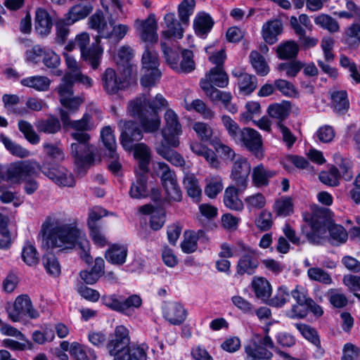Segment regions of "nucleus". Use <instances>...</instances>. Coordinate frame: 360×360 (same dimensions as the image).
<instances>
[{
	"instance_id": "nucleus-13",
	"label": "nucleus",
	"mask_w": 360,
	"mask_h": 360,
	"mask_svg": "<svg viewBox=\"0 0 360 360\" xmlns=\"http://www.w3.org/2000/svg\"><path fill=\"white\" fill-rule=\"evenodd\" d=\"M131 347L129 330L122 325L117 326L114 333L110 335L107 343V349L109 354L115 356L131 348Z\"/></svg>"
},
{
	"instance_id": "nucleus-55",
	"label": "nucleus",
	"mask_w": 360,
	"mask_h": 360,
	"mask_svg": "<svg viewBox=\"0 0 360 360\" xmlns=\"http://www.w3.org/2000/svg\"><path fill=\"white\" fill-rule=\"evenodd\" d=\"M0 141L5 148L13 155L19 158H26L30 155V151L13 142L8 137L4 134L0 135Z\"/></svg>"
},
{
	"instance_id": "nucleus-33",
	"label": "nucleus",
	"mask_w": 360,
	"mask_h": 360,
	"mask_svg": "<svg viewBox=\"0 0 360 360\" xmlns=\"http://www.w3.org/2000/svg\"><path fill=\"white\" fill-rule=\"evenodd\" d=\"M214 22L208 14L205 13H199L194 19L193 27L197 35L205 37V36L211 30Z\"/></svg>"
},
{
	"instance_id": "nucleus-43",
	"label": "nucleus",
	"mask_w": 360,
	"mask_h": 360,
	"mask_svg": "<svg viewBox=\"0 0 360 360\" xmlns=\"http://www.w3.org/2000/svg\"><path fill=\"white\" fill-rule=\"evenodd\" d=\"M334 110L338 113H345L349 108V101L346 91H336L330 94Z\"/></svg>"
},
{
	"instance_id": "nucleus-59",
	"label": "nucleus",
	"mask_w": 360,
	"mask_h": 360,
	"mask_svg": "<svg viewBox=\"0 0 360 360\" xmlns=\"http://www.w3.org/2000/svg\"><path fill=\"white\" fill-rule=\"evenodd\" d=\"M90 37L87 32H82L78 34L74 40L70 41L65 46V49L68 51H71L75 49L77 46L79 48L81 53L86 50L89 47L87 45L89 44Z\"/></svg>"
},
{
	"instance_id": "nucleus-17",
	"label": "nucleus",
	"mask_w": 360,
	"mask_h": 360,
	"mask_svg": "<svg viewBox=\"0 0 360 360\" xmlns=\"http://www.w3.org/2000/svg\"><path fill=\"white\" fill-rule=\"evenodd\" d=\"M240 144L245 146L258 159L264 157L262 136L256 130L251 128H245L243 141Z\"/></svg>"
},
{
	"instance_id": "nucleus-36",
	"label": "nucleus",
	"mask_w": 360,
	"mask_h": 360,
	"mask_svg": "<svg viewBox=\"0 0 360 360\" xmlns=\"http://www.w3.org/2000/svg\"><path fill=\"white\" fill-rule=\"evenodd\" d=\"M343 41L350 49H357L360 45V24L354 22L348 26L343 34Z\"/></svg>"
},
{
	"instance_id": "nucleus-12",
	"label": "nucleus",
	"mask_w": 360,
	"mask_h": 360,
	"mask_svg": "<svg viewBox=\"0 0 360 360\" xmlns=\"http://www.w3.org/2000/svg\"><path fill=\"white\" fill-rule=\"evenodd\" d=\"M165 125L162 130L164 142L169 147L176 148L179 145V137L181 134V126L178 116L174 110L169 109L165 115Z\"/></svg>"
},
{
	"instance_id": "nucleus-2",
	"label": "nucleus",
	"mask_w": 360,
	"mask_h": 360,
	"mask_svg": "<svg viewBox=\"0 0 360 360\" xmlns=\"http://www.w3.org/2000/svg\"><path fill=\"white\" fill-rule=\"evenodd\" d=\"M60 116L64 127H70L75 130L72 133V136L77 143L71 144V154L78 166L85 167L93 161L95 152V147L89 143L90 136L85 132L94 127L91 117L86 113L81 120L72 121L68 112L63 109L60 110Z\"/></svg>"
},
{
	"instance_id": "nucleus-51",
	"label": "nucleus",
	"mask_w": 360,
	"mask_h": 360,
	"mask_svg": "<svg viewBox=\"0 0 360 360\" xmlns=\"http://www.w3.org/2000/svg\"><path fill=\"white\" fill-rule=\"evenodd\" d=\"M184 184L187 190L188 195L195 201H198L202 190L196 177L193 174H188L184 177Z\"/></svg>"
},
{
	"instance_id": "nucleus-56",
	"label": "nucleus",
	"mask_w": 360,
	"mask_h": 360,
	"mask_svg": "<svg viewBox=\"0 0 360 360\" xmlns=\"http://www.w3.org/2000/svg\"><path fill=\"white\" fill-rule=\"evenodd\" d=\"M307 276L309 280L316 281L326 285H330L333 279L330 275L319 267H310L307 270Z\"/></svg>"
},
{
	"instance_id": "nucleus-60",
	"label": "nucleus",
	"mask_w": 360,
	"mask_h": 360,
	"mask_svg": "<svg viewBox=\"0 0 360 360\" xmlns=\"http://www.w3.org/2000/svg\"><path fill=\"white\" fill-rule=\"evenodd\" d=\"M327 294L329 302L333 307L342 309L347 305L348 299L340 290L332 288L328 291Z\"/></svg>"
},
{
	"instance_id": "nucleus-44",
	"label": "nucleus",
	"mask_w": 360,
	"mask_h": 360,
	"mask_svg": "<svg viewBox=\"0 0 360 360\" xmlns=\"http://www.w3.org/2000/svg\"><path fill=\"white\" fill-rule=\"evenodd\" d=\"M243 191L239 187L230 186L226 188V207L233 210L240 211L243 209V203L238 197L240 191Z\"/></svg>"
},
{
	"instance_id": "nucleus-30",
	"label": "nucleus",
	"mask_w": 360,
	"mask_h": 360,
	"mask_svg": "<svg viewBox=\"0 0 360 360\" xmlns=\"http://www.w3.org/2000/svg\"><path fill=\"white\" fill-rule=\"evenodd\" d=\"M127 252L125 245L114 244L107 250L105 257L111 264L121 265L126 262Z\"/></svg>"
},
{
	"instance_id": "nucleus-63",
	"label": "nucleus",
	"mask_w": 360,
	"mask_h": 360,
	"mask_svg": "<svg viewBox=\"0 0 360 360\" xmlns=\"http://www.w3.org/2000/svg\"><path fill=\"white\" fill-rule=\"evenodd\" d=\"M19 130L24 134L25 139L32 144H37L40 138L34 130L32 124L27 121L21 120L18 122Z\"/></svg>"
},
{
	"instance_id": "nucleus-53",
	"label": "nucleus",
	"mask_w": 360,
	"mask_h": 360,
	"mask_svg": "<svg viewBox=\"0 0 360 360\" xmlns=\"http://www.w3.org/2000/svg\"><path fill=\"white\" fill-rule=\"evenodd\" d=\"M154 173L160 176L162 184L176 179V175L165 162H156L153 165Z\"/></svg>"
},
{
	"instance_id": "nucleus-26",
	"label": "nucleus",
	"mask_w": 360,
	"mask_h": 360,
	"mask_svg": "<svg viewBox=\"0 0 360 360\" xmlns=\"http://www.w3.org/2000/svg\"><path fill=\"white\" fill-rule=\"evenodd\" d=\"M103 50L99 45V39L91 44L86 50L81 53L82 59L92 68H98L101 64Z\"/></svg>"
},
{
	"instance_id": "nucleus-46",
	"label": "nucleus",
	"mask_w": 360,
	"mask_h": 360,
	"mask_svg": "<svg viewBox=\"0 0 360 360\" xmlns=\"http://www.w3.org/2000/svg\"><path fill=\"white\" fill-rule=\"evenodd\" d=\"M140 82L143 87H152L160 80L162 72L160 69H141Z\"/></svg>"
},
{
	"instance_id": "nucleus-20",
	"label": "nucleus",
	"mask_w": 360,
	"mask_h": 360,
	"mask_svg": "<svg viewBox=\"0 0 360 360\" xmlns=\"http://www.w3.org/2000/svg\"><path fill=\"white\" fill-rule=\"evenodd\" d=\"M89 25L91 29L97 31L98 38H109L112 36V31L108 25L103 13L101 11H96L89 18Z\"/></svg>"
},
{
	"instance_id": "nucleus-64",
	"label": "nucleus",
	"mask_w": 360,
	"mask_h": 360,
	"mask_svg": "<svg viewBox=\"0 0 360 360\" xmlns=\"http://www.w3.org/2000/svg\"><path fill=\"white\" fill-rule=\"evenodd\" d=\"M274 210L278 216H288L293 212V204L290 198H281L274 204Z\"/></svg>"
},
{
	"instance_id": "nucleus-14",
	"label": "nucleus",
	"mask_w": 360,
	"mask_h": 360,
	"mask_svg": "<svg viewBox=\"0 0 360 360\" xmlns=\"http://www.w3.org/2000/svg\"><path fill=\"white\" fill-rule=\"evenodd\" d=\"M40 172L59 186L72 187L75 185L73 174L63 166L46 167L44 165L41 167Z\"/></svg>"
},
{
	"instance_id": "nucleus-27",
	"label": "nucleus",
	"mask_w": 360,
	"mask_h": 360,
	"mask_svg": "<svg viewBox=\"0 0 360 360\" xmlns=\"http://www.w3.org/2000/svg\"><path fill=\"white\" fill-rule=\"evenodd\" d=\"M164 20L167 30L162 32V35L167 39L172 37L181 39L184 36V28L176 20L174 13H169L165 15Z\"/></svg>"
},
{
	"instance_id": "nucleus-61",
	"label": "nucleus",
	"mask_w": 360,
	"mask_h": 360,
	"mask_svg": "<svg viewBox=\"0 0 360 360\" xmlns=\"http://www.w3.org/2000/svg\"><path fill=\"white\" fill-rule=\"evenodd\" d=\"M226 131L231 140L236 144H240L243 141L245 128L241 129L236 122L226 116Z\"/></svg>"
},
{
	"instance_id": "nucleus-57",
	"label": "nucleus",
	"mask_w": 360,
	"mask_h": 360,
	"mask_svg": "<svg viewBox=\"0 0 360 360\" xmlns=\"http://www.w3.org/2000/svg\"><path fill=\"white\" fill-rule=\"evenodd\" d=\"M101 137L104 146L110 153L112 158L115 157L117 148L115 136L110 127H104L101 131Z\"/></svg>"
},
{
	"instance_id": "nucleus-48",
	"label": "nucleus",
	"mask_w": 360,
	"mask_h": 360,
	"mask_svg": "<svg viewBox=\"0 0 360 360\" xmlns=\"http://www.w3.org/2000/svg\"><path fill=\"white\" fill-rule=\"evenodd\" d=\"M35 127L39 132L55 134L60 129V123L58 119L50 116L46 120H41L36 122Z\"/></svg>"
},
{
	"instance_id": "nucleus-45",
	"label": "nucleus",
	"mask_w": 360,
	"mask_h": 360,
	"mask_svg": "<svg viewBox=\"0 0 360 360\" xmlns=\"http://www.w3.org/2000/svg\"><path fill=\"white\" fill-rule=\"evenodd\" d=\"M238 87L243 95H250L257 86V77L247 73H240L238 79Z\"/></svg>"
},
{
	"instance_id": "nucleus-11",
	"label": "nucleus",
	"mask_w": 360,
	"mask_h": 360,
	"mask_svg": "<svg viewBox=\"0 0 360 360\" xmlns=\"http://www.w3.org/2000/svg\"><path fill=\"white\" fill-rule=\"evenodd\" d=\"M226 157L231 158L232 166L230 173V179L238 187L244 190L248 185V179L251 167L247 159L236 155L229 147L226 146Z\"/></svg>"
},
{
	"instance_id": "nucleus-40",
	"label": "nucleus",
	"mask_w": 360,
	"mask_h": 360,
	"mask_svg": "<svg viewBox=\"0 0 360 360\" xmlns=\"http://www.w3.org/2000/svg\"><path fill=\"white\" fill-rule=\"evenodd\" d=\"M20 83L22 86L33 88L38 91H45L49 89L51 80L44 76H32L22 79Z\"/></svg>"
},
{
	"instance_id": "nucleus-62",
	"label": "nucleus",
	"mask_w": 360,
	"mask_h": 360,
	"mask_svg": "<svg viewBox=\"0 0 360 360\" xmlns=\"http://www.w3.org/2000/svg\"><path fill=\"white\" fill-rule=\"evenodd\" d=\"M141 64L142 68H158L160 59L158 53L146 46L142 54Z\"/></svg>"
},
{
	"instance_id": "nucleus-25",
	"label": "nucleus",
	"mask_w": 360,
	"mask_h": 360,
	"mask_svg": "<svg viewBox=\"0 0 360 360\" xmlns=\"http://www.w3.org/2000/svg\"><path fill=\"white\" fill-rule=\"evenodd\" d=\"M136 181L132 183L129 195L132 198L141 199L148 195L149 191L147 186V174L135 170Z\"/></svg>"
},
{
	"instance_id": "nucleus-18",
	"label": "nucleus",
	"mask_w": 360,
	"mask_h": 360,
	"mask_svg": "<svg viewBox=\"0 0 360 360\" xmlns=\"http://www.w3.org/2000/svg\"><path fill=\"white\" fill-rule=\"evenodd\" d=\"M164 318L172 325H180L186 319L187 311L184 307L178 302H168L162 308Z\"/></svg>"
},
{
	"instance_id": "nucleus-49",
	"label": "nucleus",
	"mask_w": 360,
	"mask_h": 360,
	"mask_svg": "<svg viewBox=\"0 0 360 360\" xmlns=\"http://www.w3.org/2000/svg\"><path fill=\"white\" fill-rule=\"evenodd\" d=\"M165 143V142L162 143L160 147L157 148V153L173 165L176 167L183 166L184 164L183 157L178 153L169 149Z\"/></svg>"
},
{
	"instance_id": "nucleus-52",
	"label": "nucleus",
	"mask_w": 360,
	"mask_h": 360,
	"mask_svg": "<svg viewBox=\"0 0 360 360\" xmlns=\"http://www.w3.org/2000/svg\"><path fill=\"white\" fill-rule=\"evenodd\" d=\"M319 177L320 181L327 186L335 187L340 185V174L338 168L335 166L322 171Z\"/></svg>"
},
{
	"instance_id": "nucleus-50",
	"label": "nucleus",
	"mask_w": 360,
	"mask_h": 360,
	"mask_svg": "<svg viewBox=\"0 0 360 360\" xmlns=\"http://www.w3.org/2000/svg\"><path fill=\"white\" fill-rule=\"evenodd\" d=\"M314 23L326 30L330 33H335L340 30L338 21L328 14H320L314 18Z\"/></svg>"
},
{
	"instance_id": "nucleus-9",
	"label": "nucleus",
	"mask_w": 360,
	"mask_h": 360,
	"mask_svg": "<svg viewBox=\"0 0 360 360\" xmlns=\"http://www.w3.org/2000/svg\"><path fill=\"white\" fill-rule=\"evenodd\" d=\"M224 69H211L208 75L200 81V86L206 95L215 103H225L224 94L215 88H223L225 83Z\"/></svg>"
},
{
	"instance_id": "nucleus-28",
	"label": "nucleus",
	"mask_w": 360,
	"mask_h": 360,
	"mask_svg": "<svg viewBox=\"0 0 360 360\" xmlns=\"http://www.w3.org/2000/svg\"><path fill=\"white\" fill-rule=\"evenodd\" d=\"M143 214H150V225L155 230H159L165 222V212L162 209H154L150 205H145L139 208Z\"/></svg>"
},
{
	"instance_id": "nucleus-4",
	"label": "nucleus",
	"mask_w": 360,
	"mask_h": 360,
	"mask_svg": "<svg viewBox=\"0 0 360 360\" xmlns=\"http://www.w3.org/2000/svg\"><path fill=\"white\" fill-rule=\"evenodd\" d=\"M121 129L120 143L124 150H134V156L138 160V168L136 170L143 174H148V165L151 159L149 148L144 143L134 144V141L141 140L143 137L141 131L136 124L132 121L121 120L118 123Z\"/></svg>"
},
{
	"instance_id": "nucleus-32",
	"label": "nucleus",
	"mask_w": 360,
	"mask_h": 360,
	"mask_svg": "<svg viewBox=\"0 0 360 360\" xmlns=\"http://www.w3.org/2000/svg\"><path fill=\"white\" fill-rule=\"evenodd\" d=\"M70 354L76 360H94L96 356L94 349L77 342L70 344Z\"/></svg>"
},
{
	"instance_id": "nucleus-35",
	"label": "nucleus",
	"mask_w": 360,
	"mask_h": 360,
	"mask_svg": "<svg viewBox=\"0 0 360 360\" xmlns=\"http://www.w3.org/2000/svg\"><path fill=\"white\" fill-rule=\"evenodd\" d=\"M113 357V360H146V349L143 345H131V348Z\"/></svg>"
},
{
	"instance_id": "nucleus-38",
	"label": "nucleus",
	"mask_w": 360,
	"mask_h": 360,
	"mask_svg": "<svg viewBox=\"0 0 360 360\" xmlns=\"http://www.w3.org/2000/svg\"><path fill=\"white\" fill-rule=\"evenodd\" d=\"M249 360H270L273 354L268 349L254 342L245 347Z\"/></svg>"
},
{
	"instance_id": "nucleus-7",
	"label": "nucleus",
	"mask_w": 360,
	"mask_h": 360,
	"mask_svg": "<svg viewBox=\"0 0 360 360\" xmlns=\"http://www.w3.org/2000/svg\"><path fill=\"white\" fill-rule=\"evenodd\" d=\"M40 165L33 160H25L11 164L5 173L0 171V181L6 180L11 184H20L32 176H38Z\"/></svg>"
},
{
	"instance_id": "nucleus-58",
	"label": "nucleus",
	"mask_w": 360,
	"mask_h": 360,
	"mask_svg": "<svg viewBox=\"0 0 360 360\" xmlns=\"http://www.w3.org/2000/svg\"><path fill=\"white\" fill-rule=\"evenodd\" d=\"M19 341L7 338L2 341V345L13 351H25L32 349V343L25 337L24 338H18Z\"/></svg>"
},
{
	"instance_id": "nucleus-41",
	"label": "nucleus",
	"mask_w": 360,
	"mask_h": 360,
	"mask_svg": "<svg viewBox=\"0 0 360 360\" xmlns=\"http://www.w3.org/2000/svg\"><path fill=\"white\" fill-rule=\"evenodd\" d=\"M190 148L196 155L204 157L212 167H217L219 166V161L215 153L208 150L202 143L196 141L192 142L190 145Z\"/></svg>"
},
{
	"instance_id": "nucleus-3",
	"label": "nucleus",
	"mask_w": 360,
	"mask_h": 360,
	"mask_svg": "<svg viewBox=\"0 0 360 360\" xmlns=\"http://www.w3.org/2000/svg\"><path fill=\"white\" fill-rule=\"evenodd\" d=\"M167 106V100L158 94L154 100L150 102L146 95H141L129 102L128 114L139 120L141 125L146 132H153L160 125V119L158 110Z\"/></svg>"
},
{
	"instance_id": "nucleus-24",
	"label": "nucleus",
	"mask_w": 360,
	"mask_h": 360,
	"mask_svg": "<svg viewBox=\"0 0 360 360\" xmlns=\"http://www.w3.org/2000/svg\"><path fill=\"white\" fill-rule=\"evenodd\" d=\"M52 25V19L49 13L43 8H38L34 20L36 32L42 37L47 36L51 32Z\"/></svg>"
},
{
	"instance_id": "nucleus-42",
	"label": "nucleus",
	"mask_w": 360,
	"mask_h": 360,
	"mask_svg": "<svg viewBox=\"0 0 360 360\" xmlns=\"http://www.w3.org/2000/svg\"><path fill=\"white\" fill-rule=\"evenodd\" d=\"M328 232L330 236L328 240L333 245H340L345 243L347 240V232L342 226L337 224L331 225L328 226Z\"/></svg>"
},
{
	"instance_id": "nucleus-15",
	"label": "nucleus",
	"mask_w": 360,
	"mask_h": 360,
	"mask_svg": "<svg viewBox=\"0 0 360 360\" xmlns=\"http://www.w3.org/2000/svg\"><path fill=\"white\" fill-rule=\"evenodd\" d=\"M135 27L138 35L143 41L148 43H156L158 41V25L153 14H150L144 20L136 19L135 20Z\"/></svg>"
},
{
	"instance_id": "nucleus-21",
	"label": "nucleus",
	"mask_w": 360,
	"mask_h": 360,
	"mask_svg": "<svg viewBox=\"0 0 360 360\" xmlns=\"http://www.w3.org/2000/svg\"><path fill=\"white\" fill-rule=\"evenodd\" d=\"M259 266V260L254 250H250L243 255L238 260L237 273L240 275L245 274L252 275Z\"/></svg>"
},
{
	"instance_id": "nucleus-39",
	"label": "nucleus",
	"mask_w": 360,
	"mask_h": 360,
	"mask_svg": "<svg viewBox=\"0 0 360 360\" xmlns=\"http://www.w3.org/2000/svg\"><path fill=\"white\" fill-rule=\"evenodd\" d=\"M134 50L128 45H124L119 48L115 60L118 66L122 68H131L134 58Z\"/></svg>"
},
{
	"instance_id": "nucleus-22",
	"label": "nucleus",
	"mask_w": 360,
	"mask_h": 360,
	"mask_svg": "<svg viewBox=\"0 0 360 360\" xmlns=\"http://www.w3.org/2000/svg\"><path fill=\"white\" fill-rule=\"evenodd\" d=\"M276 174V171L265 167L263 164H259L252 169V184L257 188L267 186L270 179L274 177Z\"/></svg>"
},
{
	"instance_id": "nucleus-16",
	"label": "nucleus",
	"mask_w": 360,
	"mask_h": 360,
	"mask_svg": "<svg viewBox=\"0 0 360 360\" xmlns=\"http://www.w3.org/2000/svg\"><path fill=\"white\" fill-rule=\"evenodd\" d=\"M299 51L298 44L292 40L286 41L280 44L276 49V55L281 60H291L288 68H304V64L300 61L295 60ZM278 68H286L284 63L279 65Z\"/></svg>"
},
{
	"instance_id": "nucleus-31",
	"label": "nucleus",
	"mask_w": 360,
	"mask_h": 360,
	"mask_svg": "<svg viewBox=\"0 0 360 360\" xmlns=\"http://www.w3.org/2000/svg\"><path fill=\"white\" fill-rule=\"evenodd\" d=\"M333 160L339 167L340 178L342 177L347 181L352 180L354 177L352 161L347 158H344L339 153L334 154Z\"/></svg>"
},
{
	"instance_id": "nucleus-23",
	"label": "nucleus",
	"mask_w": 360,
	"mask_h": 360,
	"mask_svg": "<svg viewBox=\"0 0 360 360\" xmlns=\"http://www.w3.org/2000/svg\"><path fill=\"white\" fill-rule=\"evenodd\" d=\"M93 11V6L89 3H80L72 6L67 14L65 22L68 25L86 18Z\"/></svg>"
},
{
	"instance_id": "nucleus-6",
	"label": "nucleus",
	"mask_w": 360,
	"mask_h": 360,
	"mask_svg": "<svg viewBox=\"0 0 360 360\" xmlns=\"http://www.w3.org/2000/svg\"><path fill=\"white\" fill-rule=\"evenodd\" d=\"M137 82L136 69H106L103 77L105 90L110 94L117 93Z\"/></svg>"
},
{
	"instance_id": "nucleus-29",
	"label": "nucleus",
	"mask_w": 360,
	"mask_h": 360,
	"mask_svg": "<svg viewBox=\"0 0 360 360\" xmlns=\"http://www.w3.org/2000/svg\"><path fill=\"white\" fill-rule=\"evenodd\" d=\"M252 288L255 296L266 302L272 292L271 285L269 282L263 277H255L252 281Z\"/></svg>"
},
{
	"instance_id": "nucleus-54",
	"label": "nucleus",
	"mask_w": 360,
	"mask_h": 360,
	"mask_svg": "<svg viewBox=\"0 0 360 360\" xmlns=\"http://www.w3.org/2000/svg\"><path fill=\"white\" fill-rule=\"evenodd\" d=\"M195 6V0H183L179 5L178 14L183 25H188L189 18L193 15Z\"/></svg>"
},
{
	"instance_id": "nucleus-1",
	"label": "nucleus",
	"mask_w": 360,
	"mask_h": 360,
	"mask_svg": "<svg viewBox=\"0 0 360 360\" xmlns=\"http://www.w3.org/2000/svg\"><path fill=\"white\" fill-rule=\"evenodd\" d=\"M41 233L43 245L47 248L62 250L78 248L82 258L88 264L91 262L89 242L75 219L63 216L49 217L42 224Z\"/></svg>"
},
{
	"instance_id": "nucleus-8",
	"label": "nucleus",
	"mask_w": 360,
	"mask_h": 360,
	"mask_svg": "<svg viewBox=\"0 0 360 360\" xmlns=\"http://www.w3.org/2000/svg\"><path fill=\"white\" fill-rule=\"evenodd\" d=\"M6 309L13 322L25 324L27 318L37 319L40 316V312L33 307L31 299L27 295H18L13 303L8 304Z\"/></svg>"
},
{
	"instance_id": "nucleus-37",
	"label": "nucleus",
	"mask_w": 360,
	"mask_h": 360,
	"mask_svg": "<svg viewBox=\"0 0 360 360\" xmlns=\"http://www.w3.org/2000/svg\"><path fill=\"white\" fill-rule=\"evenodd\" d=\"M290 111V103L287 101L271 104L267 110L268 114L271 118L276 119L278 122L281 123L289 116Z\"/></svg>"
},
{
	"instance_id": "nucleus-34",
	"label": "nucleus",
	"mask_w": 360,
	"mask_h": 360,
	"mask_svg": "<svg viewBox=\"0 0 360 360\" xmlns=\"http://www.w3.org/2000/svg\"><path fill=\"white\" fill-rule=\"evenodd\" d=\"M9 218L5 208H0V248L6 249L11 244V236L8 230Z\"/></svg>"
},
{
	"instance_id": "nucleus-10",
	"label": "nucleus",
	"mask_w": 360,
	"mask_h": 360,
	"mask_svg": "<svg viewBox=\"0 0 360 360\" xmlns=\"http://www.w3.org/2000/svg\"><path fill=\"white\" fill-rule=\"evenodd\" d=\"M330 217V210L328 208L322 207L315 211L311 217V231L306 234L309 243L319 245L328 238V222Z\"/></svg>"
},
{
	"instance_id": "nucleus-47",
	"label": "nucleus",
	"mask_w": 360,
	"mask_h": 360,
	"mask_svg": "<svg viewBox=\"0 0 360 360\" xmlns=\"http://www.w3.org/2000/svg\"><path fill=\"white\" fill-rule=\"evenodd\" d=\"M21 257L23 262L30 266H35L39 262V254L35 246L29 241L24 244Z\"/></svg>"
},
{
	"instance_id": "nucleus-5",
	"label": "nucleus",
	"mask_w": 360,
	"mask_h": 360,
	"mask_svg": "<svg viewBox=\"0 0 360 360\" xmlns=\"http://www.w3.org/2000/svg\"><path fill=\"white\" fill-rule=\"evenodd\" d=\"M75 83L90 87L92 85L93 80L88 76L82 74L79 69H70L64 75L58 89V92L60 95L61 105L71 113L77 111L83 103L82 98L72 97L73 94L72 86Z\"/></svg>"
},
{
	"instance_id": "nucleus-19",
	"label": "nucleus",
	"mask_w": 360,
	"mask_h": 360,
	"mask_svg": "<svg viewBox=\"0 0 360 360\" xmlns=\"http://www.w3.org/2000/svg\"><path fill=\"white\" fill-rule=\"evenodd\" d=\"M283 30V24L280 20H269L262 26V38L266 44H274L277 42L278 36L282 33Z\"/></svg>"
}]
</instances>
